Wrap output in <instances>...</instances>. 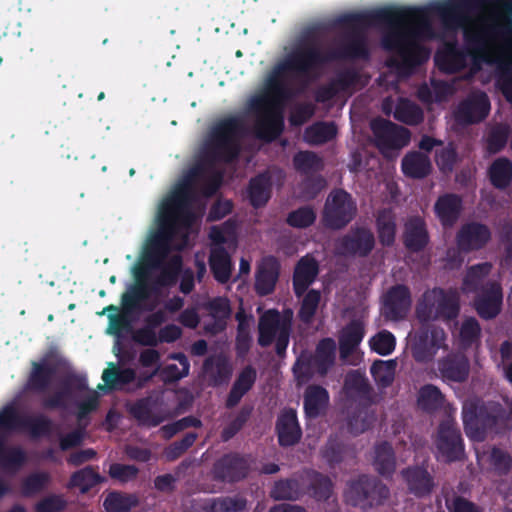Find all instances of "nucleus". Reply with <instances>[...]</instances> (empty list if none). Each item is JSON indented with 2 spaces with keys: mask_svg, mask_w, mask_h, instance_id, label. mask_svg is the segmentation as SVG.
Returning a JSON list of instances; mask_svg holds the SVG:
<instances>
[{
  "mask_svg": "<svg viewBox=\"0 0 512 512\" xmlns=\"http://www.w3.org/2000/svg\"><path fill=\"white\" fill-rule=\"evenodd\" d=\"M336 23L351 29L337 49L324 51L314 43L302 42L274 67L268 79L272 98H255L251 102V108L256 112L254 133L258 139L272 142L284 131L283 104L293 97L291 88L283 81L287 74L311 79L332 61L369 59L370 51L362 28L387 26L389 30L382 36V47L396 52L405 68L421 65L429 57L428 50L416 42L433 34L430 12L426 7L385 6L349 12L340 15Z\"/></svg>",
  "mask_w": 512,
  "mask_h": 512,
  "instance_id": "1",
  "label": "nucleus"
},
{
  "mask_svg": "<svg viewBox=\"0 0 512 512\" xmlns=\"http://www.w3.org/2000/svg\"><path fill=\"white\" fill-rule=\"evenodd\" d=\"M242 132L243 122L236 116H228L216 122L209 130L202 160L188 171L191 176L199 180L216 163L229 164L236 161L241 152Z\"/></svg>",
  "mask_w": 512,
  "mask_h": 512,
  "instance_id": "2",
  "label": "nucleus"
},
{
  "mask_svg": "<svg viewBox=\"0 0 512 512\" xmlns=\"http://www.w3.org/2000/svg\"><path fill=\"white\" fill-rule=\"evenodd\" d=\"M462 420L466 435L476 441H483L488 433H498L505 425V408L495 401H472L465 403Z\"/></svg>",
  "mask_w": 512,
  "mask_h": 512,
  "instance_id": "3",
  "label": "nucleus"
},
{
  "mask_svg": "<svg viewBox=\"0 0 512 512\" xmlns=\"http://www.w3.org/2000/svg\"><path fill=\"white\" fill-rule=\"evenodd\" d=\"M185 217L160 204L157 229L147 240L144 261L149 267H160L171 251V244L179 226H188Z\"/></svg>",
  "mask_w": 512,
  "mask_h": 512,
  "instance_id": "4",
  "label": "nucleus"
},
{
  "mask_svg": "<svg viewBox=\"0 0 512 512\" xmlns=\"http://www.w3.org/2000/svg\"><path fill=\"white\" fill-rule=\"evenodd\" d=\"M460 313V297L454 289L434 287L426 291L416 305L415 316L418 322L441 320L450 322Z\"/></svg>",
  "mask_w": 512,
  "mask_h": 512,
  "instance_id": "5",
  "label": "nucleus"
},
{
  "mask_svg": "<svg viewBox=\"0 0 512 512\" xmlns=\"http://www.w3.org/2000/svg\"><path fill=\"white\" fill-rule=\"evenodd\" d=\"M343 389L349 399L359 400L362 406L348 419L349 432L353 435H359L367 431L375 421L374 413L368 411L372 404L373 389L365 375L357 370H353L346 375Z\"/></svg>",
  "mask_w": 512,
  "mask_h": 512,
  "instance_id": "6",
  "label": "nucleus"
},
{
  "mask_svg": "<svg viewBox=\"0 0 512 512\" xmlns=\"http://www.w3.org/2000/svg\"><path fill=\"white\" fill-rule=\"evenodd\" d=\"M390 496V490L377 477L360 475L348 483L346 502L364 511L382 505Z\"/></svg>",
  "mask_w": 512,
  "mask_h": 512,
  "instance_id": "7",
  "label": "nucleus"
},
{
  "mask_svg": "<svg viewBox=\"0 0 512 512\" xmlns=\"http://www.w3.org/2000/svg\"><path fill=\"white\" fill-rule=\"evenodd\" d=\"M419 327L410 335L409 348L415 362H432L440 349L447 350V335L443 328L428 322H419Z\"/></svg>",
  "mask_w": 512,
  "mask_h": 512,
  "instance_id": "8",
  "label": "nucleus"
},
{
  "mask_svg": "<svg viewBox=\"0 0 512 512\" xmlns=\"http://www.w3.org/2000/svg\"><path fill=\"white\" fill-rule=\"evenodd\" d=\"M357 205L351 194L343 189L333 190L327 197L323 223L325 227L339 230L347 226L356 216Z\"/></svg>",
  "mask_w": 512,
  "mask_h": 512,
  "instance_id": "9",
  "label": "nucleus"
},
{
  "mask_svg": "<svg viewBox=\"0 0 512 512\" xmlns=\"http://www.w3.org/2000/svg\"><path fill=\"white\" fill-rule=\"evenodd\" d=\"M370 128L375 145L381 151L401 149L407 146L411 139V132L407 128L381 117L373 119Z\"/></svg>",
  "mask_w": 512,
  "mask_h": 512,
  "instance_id": "10",
  "label": "nucleus"
},
{
  "mask_svg": "<svg viewBox=\"0 0 512 512\" xmlns=\"http://www.w3.org/2000/svg\"><path fill=\"white\" fill-rule=\"evenodd\" d=\"M411 305L410 288L405 284H395L382 297L381 314L386 320L401 321L408 315Z\"/></svg>",
  "mask_w": 512,
  "mask_h": 512,
  "instance_id": "11",
  "label": "nucleus"
},
{
  "mask_svg": "<svg viewBox=\"0 0 512 512\" xmlns=\"http://www.w3.org/2000/svg\"><path fill=\"white\" fill-rule=\"evenodd\" d=\"M472 306L477 315L486 321L495 319L502 311L503 289L496 281L486 282L475 293Z\"/></svg>",
  "mask_w": 512,
  "mask_h": 512,
  "instance_id": "12",
  "label": "nucleus"
},
{
  "mask_svg": "<svg viewBox=\"0 0 512 512\" xmlns=\"http://www.w3.org/2000/svg\"><path fill=\"white\" fill-rule=\"evenodd\" d=\"M197 180L198 179L187 172L183 180L176 186L172 193L161 202V205L184 216L185 222L187 223H191L193 220L191 205L196 196L195 185Z\"/></svg>",
  "mask_w": 512,
  "mask_h": 512,
  "instance_id": "13",
  "label": "nucleus"
},
{
  "mask_svg": "<svg viewBox=\"0 0 512 512\" xmlns=\"http://www.w3.org/2000/svg\"><path fill=\"white\" fill-rule=\"evenodd\" d=\"M147 276L148 272L145 269L137 271L135 274L136 283L131 285L129 289L122 294L121 304L125 313L142 310L152 312L157 307L159 303L157 300L150 301L143 305V302L151 297L146 288Z\"/></svg>",
  "mask_w": 512,
  "mask_h": 512,
  "instance_id": "14",
  "label": "nucleus"
},
{
  "mask_svg": "<svg viewBox=\"0 0 512 512\" xmlns=\"http://www.w3.org/2000/svg\"><path fill=\"white\" fill-rule=\"evenodd\" d=\"M375 247V236L366 227L352 228L338 242L340 254L344 256L367 257Z\"/></svg>",
  "mask_w": 512,
  "mask_h": 512,
  "instance_id": "15",
  "label": "nucleus"
},
{
  "mask_svg": "<svg viewBox=\"0 0 512 512\" xmlns=\"http://www.w3.org/2000/svg\"><path fill=\"white\" fill-rule=\"evenodd\" d=\"M436 447L448 463L461 460L464 455V442L460 430L451 422L439 425Z\"/></svg>",
  "mask_w": 512,
  "mask_h": 512,
  "instance_id": "16",
  "label": "nucleus"
},
{
  "mask_svg": "<svg viewBox=\"0 0 512 512\" xmlns=\"http://www.w3.org/2000/svg\"><path fill=\"white\" fill-rule=\"evenodd\" d=\"M249 472V463L245 457L238 453L224 454L215 461L212 468L213 478L216 481L235 483L244 479Z\"/></svg>",
  "mask_w": 512,
  "mask_h": 512,
  "instance_id": "17",
  "label": "nucleus"
},
{
  "mask_svg": "<svg viewBox=\"0 0 512 512\" xmlns=\"http://www.w3.org/2000/svg\"><path fill=\"white\" fill-rule=\"evenodd\" d=\"M284 326L287 329H292V312L290 310L285 316H282L276 309L265 311L258 321V344L264 348L270 346L277 335L282 333Z\"/></svg>",
  "mask_w": 512,
  "mask_h": 512,
  "instance_id": "18",
  "label": "nucleus"
},
{
  "mask_svg": "<svg viewBox=\"0 0 512 512\" xmlns=\"http://www.w3.org/2000/svg\"><path fill=\"white\" fill-rule=\"evenodd\" d=\"M87 390L88 382L85 375L68 373L62 381L61 388L45 398L42 401V406L48 410L67 409L74 391L84 392Z\"/></svg>",
  "mask_w": 512,
  "mask_h": 512,
  "instance_id": "19",
  "label": "nucleus"
},
{
  "mask_svg": "<svg viewBox=\"0 0 512 512\" xmlns=\"http://www.w3.org/2000/svg\"><path fill=\"white\" fill-rule=\"evenodd\" d=\"M400 474L408 492L417 498L429 496L436 486L434 476L424 463L410 465L402 469Z\"/></svg>",
  "mask_w": 512,
  "mask_h": 512,
  "instance_id": "20",
  "label": "nucleus"
},
{
  "mask_svg": "<svg viewBox=\"0 0 512 512\" xmlns=\"http://www.w3.org/2000/svg\"><path fill=\"white\" fill-rule=\"evenodd\" d=\"M491 239V231L485 224L469 222L461 226L456 234V245L459 251L469 253L486 246Z\"/></svg>",
  "mask_w": 512,
  "mask_h": 512,
  "instance_id": "21",
  "label": "nucleus"
},
{
  "mask_svg": "<svg viewBox=\"0 0 512 512\" xmlns=\"http://www.w3.org/2000/svg\"><path fill=\"white\" fill-rule=\"evenodd\" d=\"M490 101L484 92H480L462 101L456 112L458 123L469 125L483 121L489 114Z\"/></svg>",
  "mask_w": 512,
  "mask_h": 512,
  "instance_id": "22",
  "label": "nucleus"
},
{
  "mask_svg": "<svg viewBox=\"0 0 512 512\" xmlns=\"http://www.w3.org/2000/svg\"><path fill=\"white\" fill-rule=\"evenodd\" d=\"M402 242L410 253H420L427 248L430 243V234L422 217L412 216L407 219L404 224Z\"/></svg>",
  "mask_w": 512,
  "mask_h": 512,
  "instance_id": "23",
  "label": "nucleus"
},
{
  "mask_svg": "<svg viewBox=\"0 0 512 512\" xmlns=\"http://www.w3.org/2000/svg\"><path fill=\"white\" fill-rule=\"evenodd\" d=\"M280 263L275 256H266L258 264L255 273L254 290L258 296L272 294L280 275Z\"/></svg>",
  "mask_w": 512,
  "mask_h": 512,
  "instance_id": "24",
  "label": "nucleus"
},
{
  "mask_svg": "<svg viewBox=\"0 0 512 512\" xmlns=\"http://www.w3.org/2000/svg\"><path fill=\"white\" fill-rule=\"evenodd\" d=\"M437 369L444 381L462 383L467 380L470 362L461 352H450L437 362Z\"/></svg>",
  "mask_w": 512,
  "mask_h": 512,
  "instance_id": "25",
  "label": "nucleus"
},
{
  "mask_svg": "<svg viewBox=\"0 0 512 512\" xmlns=\"http://www.w3.org/2000/svg\"><path fill=\"white\" fill-rule=\"evenodd\" d=\"M26 451L18 445L7 446L0 438V468L8 473L18 472L26 463ZM11 491L10 486L0 479V499Z\"/></svg>",
  "mask_w": 512,
  "mask_h": 512,
  "instance_id": "26",
  "label": "nucleus"
},
{
  "mask_svg": "<svg viewBox=\"0 0 512 512\" xmlns=\"http://www.w3.org/2000/svg\"><path fill=\"white\" fill-rule=\"evenodd\" d=\"M275 431L281 447L294 446L301 440L302 429L294 409H284L279 414L275 424Z\"/></svg>",
  "mask_w": 512,
  "mask_h": 512,
  "instance_id": "27",
  "label": "nucleus"
},
{
  "mask_svg": "<svg viewBox=\"0 0 512 512\" xmlns=\"http://www.w3.org/2000/svg\"><path fill=\"white\" fill-rule=\"evenodd\" d=\"M483 0H449L439 10L448 27H461L468 22V13L481 5Z\"/></svg>",
  "mask_w": 512,
  "mask_h": 512,
  "instance_id": "28",
  "label": "nucleus"
},
{
  "mask_svg": "<svg viewBox=\"0 0 512 512\" xmlns=\"http://www.w3.org/2000/svg\"><path fill=\"white\" fill-rule=\"evenodd\" d=\"M463 210L462 197L455 193L440 195L435 204L434 212L441 225L446 228L453 227L460 218Z\"/></svg>",
  "mask_w": 512,
  "mask_h": 512,
  "instance_id": "29",
  "label": "nucleus"
},
{
  "mask_svg": "<svg viewBox=\"0 0 512 512\" xmlns=\"http://www.w3.org/2000/svg\"><path fill=\"white\" fill-rule=\"evenodd\" d=\"M319 273V265L315 258L306 255L302 257L294 268L292 284L296 297H301L308 287L315 281Z\"/></svg>",
  "mask_w": 512,
  "mask_h": 512,
  "instance_id": "30",
  "label": "nucleus"
},
{
  "mask_svg": "<svg viewBox=\"0 0 512 512\" xmlns=\"http://www.w3.org/2000/svg\"><path fill=\"white\" fill-rule=\"evenodd\" d=\"M55 374L56 368L46 360L32 361L24 388L29 392H45L51 386Z\"/></svg>",
  "mask_w": 512,
  "mask_h": 512,
  "instance_id": "31",
  "label": "nucleus"
},
{
  "mask_svg": "<svg viewBox=\"0 0 512 512\" xmlns=\"http://www.w3.org/2000/svg\"><path fill=\"white\" fill-rule=\"evenodd\" d=\"M32 417L23 416L14 404H7L0 409V438L20 431L29 430Z\"/></svg>",
  "mask_w": 512,
  "mask_h": 512,
  "instance_id": "32",
  "label": "nucleus"
},
{
  "mask_svg": "<svg viewBox=\"0 0 512 512\" xmlns=\"http://www.w3.org/2000/svg\"><path fill=\"white\" fill-rule=\"evenodd\" d=\"M401 169L406 177L423 179L431 173L432 164L428 154L411 151L402 158Z\"/></svg>",
  "mask_w": 512,
  "mask_h": 512,
  "instance_id": "33",
  "label": "nucleus"
},
{
  "mask_svg": "<svg viewBox=\"0 0 512 512\" xmlns=\"http://www.w3.org/2000/svg\"><path fill=\"white\" fill-rule=\"evenodd\" d=\"M203 372L208 377L209 384L218 387L230 380L232 366L224 356H210L203 363Z\"/></svg>",
  "mask_w": 512,
  "mask_h": 512,
  "instance_id": "34",
  "label": "nucleus"
},
{
  "mask_svg": "<svg viewBox=\"0 0 512 512\" xmlns=\"http://www.w3.org/2000/svg\"><path fill=\"white\" fill-rule=\"evenodd\" d=\"M307 493L303 481L291 477L276 481L270 490V497L275 501H297Z\"/></svg>",
  "mask_w": 512,
  "mask_h": 512,
  "instance_id": "35",
  "label": "nucleus"
},
{
  "mask_svg": "<svg viewBox=\"0 0 512 512\" xmlns=\"http://www.w3.org/2000/svg\"><path fill=\"white\" fill-rule=\"evenodd\" d=\"M155 401L147 396L137 399L127 406L128 413L143 426L157 427L164 421V417L153 413Z\"/></svg>",
  "mask_w": 512,
  "mask_h": 512,
  "instance_id": "36",
  "label": "nucleus"
},
{
  "mask_svg": "<svg viewBox=\"0 0 512 512\" xmlns=\"http://www.w3.org/2000/svg\"><path fill=\"white\" fill-rule=\"evenodd\" d=\"M375 226L379 243L383 247H392L395 244L397 232L395 213L390 208L378 210Z\"/></svg>",
  "mask_w": 512,
  "mask_h": 512,
  "instance_id": "37",
  "label": "nucleus"
},
{
  "mask_svg": "<svg viewBox=\"0 0 512 512\" xmlns=\"http://www.w3.org/2000/svg\"><path fill=\"white\" fill-rule=\"evenodd\" d=\"M271 179L266 174H258L252 177L247 188V195L250 205L259 209L268 203L272 193Z\"/></svg>",
  "mask_w": 512,
  "mask_h": 512,
  "instance_id": "38",
  "label": "nucleus"
},
{
  "mask_svg": "<svg viewBox=\"0 0 512 512\" xmlns=\"http://www.w3.org/2000/svg\"><path fill=\"white\" fill-rule=\"evenodd\" d=\"M209 266L217 282L225 284L230 280L233 265L229 253L223 246H217L211 249Z\"/></svg>",
  "mask_w": 512,
  "mask_h": 512,
  "instance_id": "39",
  "label": "nucleus"
},
{
  "mask_svg": "<svg viewBox=\"0 0 512 512\" xmlns=\"http://www.w3.org/2000/svg\"><path fill=\"white\" fill-rule=\"evenodd\" d=\"M329 402L328 391L320 385H310L304 393V411L308 418H317Z\"/></svg>",
  "mask_w": 512,
  "mask_h": 512,
  "instance_id": "40",
  "label": "nucleus"
},
{
  "mask_svg": "<svg viewBox=\"0 0 512 512\" xmlns=\"http://www.w3.org/2000/svg\"><path fill=\"white\" fill-rule=\"evenodd\" d=\"M435 62L441 70L454 73L465 67L466 58L456 44L449 43L443 51L436 53Z\"/></svg>",
  "mask_w": 512,
  "mask_h": 512,
  "instance_id": "41",
  "label": "nucleus"
},
{
  "mask_svg": "<svg viewBox=\"0 0 512 512\" xmlns=\"http://www.w3.org/2000/svg\"><path fill=\"white\" fill-rule=\"evenodd\" d=\"M364 337V328L360 322L352 321L342 331L339 337L340 357L350 356Z\"/></svg>",
  "mask_w": 512,
  "mask_h": 512,
  "instance_id": "42",
  "label": "nucleus"
},
{
  "mask_svg": "<svg viewBox=\"0 0 512 512\" xmlns=\"http://www.w3.org/2000/svg\"><path fill=\"white\" fill-rule=\"evenodd\" d=\"M373 465L383 477H390L396 469V458L392 445L383 441L375 446Z\"/></svg>",
  "mask_w": 512,
  "mask_h": 512,
  "instance_id": "43",
  "label": "nucleus"
},
{
  "mask_svg": "<svg viewBox=\"0 0 512 512\" xmlns=\"http://www.w3.org/2000/svg\"><path fill=\"white\" fill-rule=\"evenodd\" d=\"M336 343L332 338H323L316 346L313 364L317 372L324 376L335 362Z\"/></svg>",
  "mask_w": 512,
  "mask_h": 512,
  "instance_id": "44",
  "label": "nucleus"
},
{
  "mask_svg": "<svg viewBox=\"0 0 512 512\" xmlns=\"http://www.w3.org/2000/svg\"><path fill=\"white\" fill-rule=\"evenodd\" d=\"M393 116L397 121L409 126L419 125L424 120L422 108L407 98H399Z\"/></svg>",
  "mask_w": 512,
  "mask_h": 512,
  "instance_id": "45",
  "label": "nucleus"
},
{
  "mask_svg": "<svg viewBox=\"0 0 512 512\" xmlns=\"http://www.w3.org/2000/svg\"><path fill=\"white\" fill-rule=\"evenodd\" d=\"M488 176L495 188L506 189L512 182V161L507 157L497 158L490 165Z\"/></svg>",
  "mask_w": 512,
  "mask_h": 512,
  "instance_id": "46",
  "label": "nucleus"
},
{
  "mask_svg": "<svg viewBox=\"0 0 512 512\" xmlns=\"http://www.w3.org/2000/svg\"><path fill=\"white\" fill-rule=\"evenodd\" d=\"M247 507V499L242 496H220L207 500L204 512H242Z\"/></svg>",
  "mask_w": 512,
  "mask_h": 512,
  "instance_id": "47",
  "label": "nucleus"
},
{
  "mask_svg": "<svg viewBox=\"0 0 512 512\" xmlns=\"http://www.w3.org/2000/svg\"><path fill=\"white\" fill-rule=\"evenodd\" d=\"M445 397L441 390L433 385L426 384L418 392V407L427 413H433L441 409L444 405Z\"/></svg>",
  "mask_w": 512,
  "mask_h": 512,
  "instance_id": "48",
  "label": "nucleus"
},
{
  "mask_svg": "<svg viewBox=\"0 0 512 512\" xmlns=\"http://www.w3.org/2000/svg\"><path fill=\"white\" fill-rule=\"evenodd\" d=\"M306 489L316 501L324 502L332 495L333 482L327 475L313 470L309 473V484Z\"/></svg>",
  "mask_w": 512,
  "mask_h": 512,
  "instance_id": "49",
  "label": "nucleus"
},
{
  "mask_svg": "<svg viewBox=\"0 0 512 512\" xmlns=\"http://www.w3.org/2000/svg\"><path fill=\"white\" fill-rule=\"evenodd\" d=\"M138 504L139 499L136 495L121 491L109 492L103 501L106 512H130Z\"/></svg>",
  "mask_w": 512,
  "mask_h": 512,
  "instance_id": "50",
  "label": "nucleus"
},
{
  "mask_svg": "<svg viewBox=\"0 0 512 512\" xmlns=\"http://www.w3.org/2000/svg\"><path fill=\"white\" fill-rule=\"evenodd\" d=\"M337 135L334 122H316L305 130V140L311 145H322L333 140Z\"/></svg>",
  "mask_w": 512,
  "mask_h": 512,
  "instance_id": "51",
  "label": "nucleus"
},
{
  "mask_svg": "<svg viewBox=\"0 0 512 512\" xmlns=\"http://www.w3.org/2000/svg\"><path fill=\"white\" fill-rule=\"evenodd\" d=\"M492 265L488 262L479 263L470 266L463 278L462 288L465 292L477 293L481 287L484 278L490 273Z\"/></svg>",
  "mask_w": 512,
  "mask_h": 512,
  "instance_id": "52",
  "label": "nucleus"
},
{
  "mask_svg": "<svg viewBox=\"0 0 512 512\" xmlns=\"http://www.w3.org/2000/svg\"><path fill=\"white\" fill-rule=\"evenodd\" d=\"M103 481L104 478L92 466H86L74 472L70 477V485L79 488L82 493H87Z\"/></svg>",
  "mask_w": 512,
  "mask_h": 512,
  "instance_id": "53",
  "label": "nucleus"
},
{
  "mask_svg": "<svg viewBox=\"0 0 512 512\" xmlns=\"http://www.w3.org/2000/svg\"><path fill=\"white\" fill-rule=\"evenodd\" d=\"M321 301V293L316 289H310L304 293V297L298 310V318L304 324L312 323Z\"/></svg>",
  "mask_w": 512,
  "mask_h": 512,
  "instance_id": "54",
  "label": "nucleus"
},
{
  "mask_svg": "<svg viewBox=\"0 0 512 512\" xmlns=\"http://www.w3.org/2000/svg\"><path fill=\"white\" fill-rule=\"evenodd\" d=\"M396 365L395 360H376L370 367V373L378 385L388 387L394 381Z\"/></svg>",
  "mask_w": 512,
  "mask_h": 512,
  "instance_id": "55",
  "label": "nucleus"
},
{
  "mask_svg": "<svg viewBox=\"0 0 512 512\" xmlns=\"http://www.w3.org/2000/svg\"><path fill=\"white\" fill-rule=\"evenodd\" d=\"M159 269L160 272L158 277L164 284V286L172 287L177 283L179 275L182 270V258L179 255L172 256L167 262H162L160 267H154Z\"/></svg>",
  "mask_w": 512,
  "mask_h": 512,
  "instance_id": "56",
  "label": "nucleus"
},
{
  "mask_svg": "<svg viewBox=\"0 0 512 512\" xmlns=\"http://www.w3.org/2000/svg\"><path fill=\"white\" fill-rule=\"evenodd\" d=\"M316 218L317 215L314 208L310 205H305L288 213L286 223L293 228L305 229L313 225Z\"/></svg>",
  "mask_w": 512,
  "mask_h": 512,
  "instance_id": "57",
  "label": "nucleus"
},
{
  "mask_svg": "<svg viewBox=\"0 0 512 512\" xmlns=\"http://www.w3.org/2000/svg\"><path fill=\"white\" fill-rule=\"evenodd\" d=\"M253 412V406L245 404L241 407L235 418L230 421L222 430L221 438L223 441L232 439L247 423Z\"/></svg>",
  "mask_w": 512,
  "mask_h": 512,
  "instance_id": "58",
  "label": "nucleus"
},
{
  "mask_svg": "<svg viewBox=\"0 0 512 512\" xmlns=\"http://www.w3.org/2000/svg\"><path fill=\"white\" fill-rule=\"evenodd\" d=\"M293 164L297 171L309 174L322 169V159L312 151H300L293 158Z\"/></svg>",
  "mask_w": 512,
  "mask_h": 512,
  "instance_id": "59",
  "label": "nucleus"
},
{
  "mask_svg": "<svg viewBox=\"0 0 512 512\" xmlns=\"http://www.w3.org/2000/svg\"><path fill=\"white\" fill-rule=\"evenodd\" d=\"M369 344L372 351L381 356H387L395 350L396 338L393 333L384 329L374 335Z\"/></svg>",
  "mask_w": 512,
  "mask_h": 512,
  "instance_id": "60",
  "label": "nucleus"
},
{
  "mask_svg": "<svg viewBox=\"0 0 512 512\" xmlns=\"http://www.w3.org/2000/svg\"><path fill=\"white\" fill-rule=\"evenodd\" d=\"M444 499L449 512H485L483 507L455 492L446 494Z\"/></svg>",
  "mask_w": 512,
  "mask_h": 512,
  "instance_id": "61",
  "label": "nucleus"
},
{
  "mask_svg": "<svg viewBox=\"0 0 512 512\" xmlns=\"http://www.w3.org/2000/svg\"><path fill=\"white\" fill-rule=\"evenodd\" d=\"M460 341L464 347H471L481 337V326L475 317L466 318L460 327Z\"/></svg>",
  "mask_w": 512,
  "mask_h": 512,
  "instance_id": "62",
  "label": "nucleus"
},
{
  "mask_svg": "<svg viewBox=\"0 0 512 512\" xmlns=\"http://www.w3.org/2000/svg\"><path fill=\"white\" fill-rule=\"evenodd\" d=\"M346 447L337 438L330 437L322 449V457L330 467H335L343 461Z\"/></svg>",
  "mask_w": 512,
  "mask_h": 512,
  "instance_id": "63",
  "label": "nucleus"
},
{
  "mask_svg": "<svg viewBox=\"0 0 512 512\" xmlns=\"http://www.w3.org/2000/svg\"><path fill=\"white\" fill-rule=\"evenodd\" d=\"M50 476L47 472H34L22 481V494L32 496L41 492L48 484Z\"/></svg>",
  "mask_w": 512,
  "mask_h": 512,
  "instance_id": "64",
  "label": "nucleus"
}]
</instances>
